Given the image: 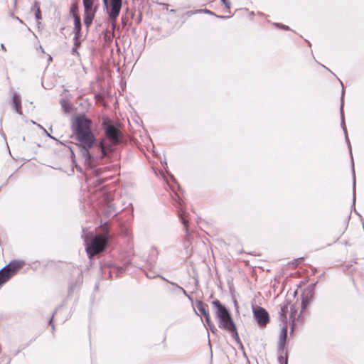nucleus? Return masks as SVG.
I'll use <instances>...</instances> for the list:
<instances>
[{
	"instance_id": "9",
	"label": "nucleus",
	"mask_w": 364,
	"mask_h": 364,
	"mask_svg": "<svg viewBox=\"0 0 364 364\" xmlns=\"http://www.w3.org/2000/svg\"><path fill=\"white\" fill-rule=\"evenodd\" d=\"M287 325H284L281 330L279 341V350H283L286 344V340L287 337Z\"/></svg>"
},
{
	"instance_id": "7",
	"label": "nucleus",
	"mask_w": 364,
	"mask_h": 364,
	"mask_svg": "<svg viewBox=\"0 0 364 364\" xmlns=\"http://www.w3.org/2000/svg\"><path fill=\"white\" fill-rule=\"evenodd\" d=\"M23 264L24 262L23 261H11L4 268V270H6L8 272H9V274H11L12 277L19 269L23 267Z\"/></svg>"
},
{
	"instance_id": "47",
	"label": "nucleus",
	"mask_w": 364,
	"mask_h": 364,
	"mask_svg": "<svg viewBox=\"0 0 364 364\" xmlns=\"http://www.w3.org/2000/svg\"><path fill=\"white\" fill-rule=\"evenodd\" d=\"M161 277L162 278V279L166 280L164 277Z\"/></svg>"
},
{
	"instance_id": "30",
	"label": "nucleus",
	"mask_w": 364,
	"mask_h": 364,
	"mask_svg": "<svg viewBox=\"0 0 364 364\" xmlns=\"http://www.w3.org/2000/svg\"><path fill=\"white\" fill-rule=\"evenodd\" d=\"M35 16L37 20L41 19V13L39 8H38L35 12Z\"/></svg>"
},
{
	"instance_id": "35",
	"label": "nucleus",
	"mask_w": 364,
	"mask_h": 364,
	"mask_svg": "<svg viewBox=\"0 0 364 364\" xmlns=\"http://www.w3.org/2000/svg\"><path fill=\"white\" fill-rule=\"evenodd\" d=\"M1 47L3 50L6 51V48L4 44H1Z\"/></svg>"
},
{
	"instance_id": "24",
	"label": "nucleus",
	"mask_w": 364,
	"mask_h": 364,
	"mask_svg": "<svg viewBox=\"0 0 364 364\" xmlns=\"http://www.w3.org/2000/svg\"><path fill=\"white\" fill-rule=\"evenodd\" d=\"M309 300L310 299L309 298H306V297L303 296L302 301H301V308L303 310H304L306 308V306L309 302Z\"/></svg>"
},
{
	"instance_id": "2",
	"label": "nucleus",
	"mask_w": 364,
	"mask_h": 364,
	"mask_svg": "<svg viewBox=\"0 0 364 364\" xmlns=\"http://www.w3.org/2000/svg\"><path fill=\"white\" fill-rule=\"evenodd\" d=\"M101 228L102 234L93 236L90 242H88V235L85 233L84 229L82 230V237L85 243V250L90 259L102 252L107 247L109 238L108 227L105 223Z\"/></svg>"
},
{
	"instance_id": "15",
	"label": "nucleus",
	"mask_w": 364,
	"mask_h": 364,
	"mask_svg": "<svg viewBox=\"0 0 364 364\" xmlns=\"http://www.w3.org/2000/svg\"><path fill=\"white\" fill-rule=\"evenodd\" d=\"M196 306L197 309L205 316L208 314V312L206 311V306L207 305L205 304L202 301H196Z\"/></svg>"
},
{
	"instance_id": "21",
	"label": "nucleus",
	"mask_w": 364,
	"mask_h": 364,
	"mask_svg": "<svg viewBox=\"0 0 364 364\" xmlns=\"http://www.w3.org/2000/svg\"><path fill=\"white\" fill-rule=\"evenodd\" d=\"M353 205H355V173L353 172Z\"/></svg>"
},
{
	"instance_id": "17",
	"label": "nucleus",
	"mask_w": 364,
	"mask_h": 364,
	"mask_svg": "<svg viewBox=\"0 0 364 364\" xmlns=\"http://www.w3.org/2000/svg\"><path fill=\"white\" fill-rule=\"evenodd\" d=\"M178 216L187 231L188 230V220L186 219V213L185 211H183L182 209H181L178 211Z\"/></svg>"
},
{
	"instance_id": "34",
	"label": "nucleus",
	"mask_w": 364,
	"mask_h": 364,
	"mask_svg": "<svg viewBox=\"0 0 364 364\" xmlns=\"http://www.w3.org/2000/svg\"><path fill=\"white\" fill-rule=\"evenodd\" d=\"M53 316L54 315L52 316V317L50 318V319L49 321V325H50L52 326L53 331L55 330V326L53 324Z\"/></svg>"
},
{
	"instance_id": "42",
	"label": "nucleus",
	"mask_w": 364,
	"mask_h": 364,
	"mask_svg": "<svg viewBox=\"0 0 364 364\" xmlns=\"http://www.w3.org/2000/svg\"><path fill=\"white\" fill-rule=\"evenodd\" d=\"M17 20H18L19 22H21V20L19 18H17Z\"/></svg>"
},
{
	"instance_id": "43",
	"label": "nucleus",
	"mask_w": 364,
	"mask_h": 364,
	"mask_svg": "<svg viewBox=\"0 0 364 364\" xmlns=\"http://www.w3.org/2000/svg\"><path fill=\"white\" fill-rule=\"evenodd\" d=\"M17 20H18L19 22H21V20L19 18H17Z\"/></svg>"
},
{
	"instance_id": "11",
	"label": "nucleus",
	"mask_w": 364,
	"mask_h": 364,
	"mask_svg": "<svg viewBox=\"0 0 364 364\" xmlns=\"http://www.w3.org/2000/svg\"><path fill=\"white\" fill-rule=\"evenodd\" d=\"M343 92L342 93L341 100H343ZM341 127H342L344 134H345L346 140L347 143L348 144V147L350 149V141H349V139L348 137L347 130H346V127L345 122H344L343 101H342L341 105Z\"/></svg>"
},
{
	"instance_id": "13",
	"label": "nucleus",
	"mask_w": 364,
	"mask_h": 364,
	"mask_svg": "<svg viewBox=\"0 0 364 364\" xmlns=\"http://www.w3.org/2000/svg\"><path fill=\"white\" fill-rule=\"evenodd\" d=\"M11 277V274H9L6 270H4L3 267L0 270V286L6 282Z\"/></svg>"
},
{
	"instance_id": "19",
	"label": "nucleus",
	"mask_w": 364,
	"mask_h": 364,
	"mask_svg": "<svg viewBox=\"0 0 364 364\" xmlns=\"http://www.w3.org/2000/svg\"><path fill=\"white\" fill-rule=\"evenodd\" d=\"M205 322H206L207 325L210 327L211 331L215 333L216 329H215V326L213 325H212V323H211L209 314L205 316Z\"/></svg>"
},
{
	"instance_id": "14",
	"label": "nucleus",
	"mask_w": 364,
	"mask_h": 364,
	"mask_svg": "<svg viewBox=\"0 0 364 364\" xmlns=\"http://www.w3.org/2000/svg\"><path fill=\"white\" fill-rule=\"evenodd\" d=\"M85 12H96L93 7V0H82Z\"/></svg>"
},
{
	"instance_id": "44",
	"label": "nucleus",
	"mask_w": 364,
	"mask_h": 364,
	"mask_svg": "<svg viewBox=\"0 0 364 364\" xmlns=\"http://www.w3.org/2000/svg\"><path fill=\"white\" fill-rule=\"evenodd\" d=\"M48 134V136H50V138H53V137L52 136H50L49 134Z\"/></svg>"
},
{
	"instance_id": "4",
	"label": "nucleus",
	"mask_w": 364,
	"mask_h": 364,
	"mask_svg": "<svg viewBox=\"0 0 364 364\" xmlns=\"http://www.w3.org/2000/svg\"><path fill=\"white\" fill-rule=\"evenodd\" d=\"M102 126L105 131V136L109 141V142H107L105 140V145L112 146L114 151V146L122 142V132L117 124L112 123V122L108 118H104L102 119Z\"/></svg>"
},
{
	"instance_id": "29",
	"label": "nucleus",
	"mask_w": 364,
	"mask_h": 364,
	"mask_svg": "<svg viewBox=\"0 0 364 364\" xmlns=\"http://www.w3.org/2000/svg\"><path fill=\"white\" fill-rule=\"evenodd\" d=\"M75 47L73 48V49H72L73 55L78 54L77 50V47L80 46V43H78L77 41H75Z\"/></svg>"
},
{
	"instance_id": "31",
	"label": "nucleus",
	"mask_w": 364,
	"mask_h": 364,
	"mask_svg": "<svg viewBox=\"0 0 364 364\" xmlns=\"http://www.w3.org/2000/svg\"><path fill=\"white\" fill-rule=\"evenodd\" d=\"M107 208L109 209V211L115 212L116 210L114 208V205L113 203L107 202Z\"/></svg>"
},
{
	"instance_id": "26",
	"label": "nucleus",
	"mask_w": 364,
	"mask_h": 364,
	"mask_svg": "<svg viewBox=\"0 0 364 364\" xmlns=\"http://www.w3.org/2000/svg\"><path fill=\"white\" fill-rule=\"evenodd\" d=\"M171 284L174 285V286H176V287L177 289H178L186 296H187V297H188L190 299L188 294H187V292L186 291V290L183 287H180L179 285H178V284H176L175 283H171Z\"/></svg>"
},
{
	"instance_id": "10",
	"label": "nucleus",
	"mask_w": 364,
	"mask_h": 364,
	"mask_svg": "<svg viewBox=\"0 0 364 364\" xmlns=\"http://www.w3.org/2000/svg\"><path fill=\"white\" fill-rule=\"evenodd\" d=\"M75 41H77L81 31V20L78 15L74 14Z\"/></svg>"
},
{
	"instance_id": "37",
	"label": "nucleus",
	"mask_w": 364,
	"mask_h": 364,
	"mask_svg": "<svg viewBox=\"0 0 364 364\" xmlns=\"http://www.w3.org/2000/svg\"><path fill=\"white\" fill-rule=\"evenodd\" d=\"M205 12H206L207 14H212V12H211V11H208V10H206V11H205Z\"/></svg>"
},
{
	"instance_id": "18",
	"label": "nucleus",
	"mask_w": 364,
	"mask_h": 364,
	"mask_svg": "<svg viewBox=\"0 0 364 364\" xmlns=\"http://www.w3.org/2000/svg\"><path fill=\"white\" fill-rule=\"evenodd\" d=\"M227 331L230 333V335L233 339H235L237 342L240 343V340L239 335H238V333L237 331L236 325Z\"/></svg>"
},
{
	"instance_id": "28",
	"label": "nucleus",
	"mask_w": 364,
	"mask_h": 364,
	"mask_svg": "<svg viewBox=\"0 0 364 364\" xmlns=\"http://www.w3.org/2000/svg\"><path fill=\"white\" fill-rule=\"evenodd\" d=\"M274 25L277 27H278V28H282V29H284V30H289V26H287L286 25H284V24H282V23H275Z\"/></svg>"
},
{
	"instance_id": "8",
	"label": "nucleus",
	"mask_w": 364,
	"mask_h": 364,
	"mask_svg": "<svg viewBox=\"0 0 364 364\" xmlns=\"http://www.w3.org/2000/svg\"><path fill=\"white\" fill-rule=\"evenodd\" d=\"M12 105L14 108L15 109L16 112L18 114H22V109H21V100L20 95L15 92L13 95L12 100H11Z\"/></svg>"
},
{
	"instance_id": "5",
	"label": "nucleus",
	"mask_w": 364,
	"mask_h": 364,
	"mask_svg": "<svg viewBox=\"0 0 364 364\" xmlns=\"http://www.w3.org/2000/svg\"><path fill=\"white\" fill-rule=\"evenodd\" d=\"M105 7L107 9L109 18L112 21H115L118 17L121 8L122 0H110L109 4L108 0H102Z\"/></svg>"
},
{
	"instance_id": "45",
	"label": "nucleus",
	"mask_w": 364,
	"mask_h": 364,
	"mask_svg": "<svg viewBox=\"0 0 364 364\" xmlns=\"http://www.w3.org/2000/svg\"><path fill=\"white\" fill-rule=\"evenodd\" d=\"M146 276H147V277H150V278H152V277H153L149 276V275H148V274H146Z\"/></svg>"
},
{
	"instance_id": "22",
	"label": "nucleus",
	"mask_w": 364,
	"mask_h": 364,
	"mask_svg": "<svg viewBox=\"0 0 364 364\" xmlns=\"http://www.w3.org/2000/svg\"><path fill=\"white\" fill-rule=\"evenodd\" d=\"M288 312V303H284L281 305L280 311L279 313L287 314Z\"/></svg>"
},
{
	"instance_id": "41",
	"label": "nucleus",
	"mask_w": 364,
	"mask_h": 364,
	"mask_svg": "<svg viewBox=\"0 0 364 364\" xmlns=\"http://www.w3.org/2000/svg\"><path fill=\"white\" fill-rule=\"evenodd\" d=\"M17 20H18L19 22H21V20L19 18H17Z\"/></svg>"
},
{
	"instance_id": "36",
	"label": "nucleus",
	"mask_w": 364,
	"mask_h": 364,
	"mask_svg": "<svg viewBox=\"0 0 364 364\" xmlns=\"http://www.w3.org/2000/svg\"><path fill=\"white\" fill-rule=\"evenodd\" d=\"M48 60H49V61H51V60H52V57H51L50 55H49Z\"/></svg>"
},
{
	"instance_id": "40",
	"label": "nucleus",
	"mask_w": 364,
	"mask_h": 364,
	"mask_svg": "<svg viewBox=\"0 0 364 364\" xmlns=\"http://www.w3.org/2000/svg\"><path fill=\"white\" fill-rule=\"evenodd\" d=\"M17 20H18L19 22H21V20L19 18H17Z\"/></svg>"
},
{
	"instance_id": "46",
	"label": "nucleus",
	"mask_w": 364,
	"mask_h": 364,
	"mask_svg": "<svg viewBox=\"0 0 364 364\" xmlns=\"http://www.w3.org/2000/svg\"><path fill=\"white\" fill-rule=\"evenodd\" d=\"M323 68H325L326 69H328L325 65H322Z\"/></svg>"
},
{
	"instance_id": "6",
	"label": "nucleus",
	"mask_w": 364,
	"mask_h": 364,
	"mask_svg": "<svg viewBox=\"0 0 364 364\" xmlns=\"http://www.w3.org/2000/svg\"><path fill=\"white\" fill-rule=\"evenodd\" d=\"M253 316L259 326H266L269 322V314L262 307L256 306L253 308Z\"/></svg>"
},
{
	"instance_id": "1",
	"label": "nucleus",
	"mask_w": 364,
	"mask_h": 364,
	"mask_svg": "<svg viewBox=\"0 0 364 364\" xmlns=\"http://www.w3.org/2000/svg\"><path fill=\"white\" fill-rule=\"evenodd\" d=\"M91 121L85 117H78L75 126V139L85 164L90 168L97 166L101 160L113 152L112 146L105 145V139L98 144L90 129Z\"/></svg>"
},
{
	"instance_id": "32",
	"label": "nucleus",
	"mask_w": 364,
	"mask_h": 364,
	"mask_svg": "<svg viewBox=\"0 0 364 364\" xmlns=\"http://www.w3.org/2000/svg\"><path fill=\"white\" fill-rule=\"evenodd\" d=\"M221 2L225 6L227 9L230 8V2L228 0H221Z\"/></svg>"
},
{
	"instance_id": "38",
	"label": "nucleus",
	"mask_w": 364,
	"mask_h": 364,
	"mask_svg": "<svg viewBox=\"0 0 364 364\" xmlns=\"http://www.w3.org/2000/svg\"><path fill=\"white\" fill-rule=\"evenodd\" d=\"M40 49L42 50V52H43V53L44 52V50H43V49L42 46H40Z\"/></svg>"
},
{
	"instance_id": "39",
	"label": "nucleus",
	"mask_w": 364,
	"mask_h": 364,
	"mask_svg": "<svg viewBox=\"0 0 364 364\" xmlns=\"http://www.w3.org/2000/svg\"><path fill=\"white\" fill-rule=\"evenodd\" d=\"M220 18H228V17H227V16H220Z\"/></svg>"
},
{
	"instance_id": "12",
	"label": "nucleus",
	"mask_w": 364,
	"mask_h": 364,
	"mask_svg": "<svg viewBox=\"0 0 364 364\" xmlns=\"http://www.w3.org/2000/svg\"><path fill=\"white\" fill-rule=\"evenodd\" d=\"M95 12H85L84 14V23L85 25L89 28L94 19Z\"/></svg>"
},
{
	"instance_id": "27",
	"label": "nucleus",
	"mask_w": 364,
	"mask_h": 364,
	"mask_svg": "<svg viewBox=\"0 0 364 364\" xmlns=\"http://www.w3.org/2000/svg\"><path fill=\"white\" fill-rule=\"evenodd\" d=\"M278 361L280 364H287V358L280 355L278 358Z\"/></svg>"
},
{
	"instance_id": "3",
	"label": "nucleus",
	"mask_w": 364,
	"mask_h": 364,
	"mask_svg": "<svg viewBox=\"0 0 364 364\" xmlns=\"http://www.w3.org/2000/svg\"><path fill=\"white\" fill-rule=\"evenodd\" d=\"M215 309V316L218 321V327L223 330L228 331L235 326L229 310L221 302L216 299L213 301Z\"/></svg>"
},
{
	"instance_id": "23",
	"label": "nucleus",
	"mask_w": 364,
	"mask_h": 364,
	"mask_svg": "<svg viewBox=\"0 0 364 364\" xmlns=\"http://www.w3.org/2000/svg\"><path fill=\"white\" fill-rule=\"evenodd\" d=\"M296 306H291L290 319L292 320L293 322H294V321L295 319V317H296Z\"/></svg>"
},
{
	"instance_id": "33",
	"label": "nucleus",
	"mask_w": 364,
	"mask_h": 364,
	"mask_svg": "<svg viewBox=\"0 0 364 364\" xmlns=\"http://www.w3.org/2000/svg\"><path fill=\"white\" fill-rule=\"evenodd\" d=\"M77 10V6L75 4H73L70 7V13L74 14Z\"/></svg>"
},
{
	"instance_id": "25",
	"label": "nucleus",
	"mask_w": 364,
	"mask_h": 364,
	"mask_svg": "<svg viewBox=\"0 0 364 364\" xmlns=\"http://www.w3.org/2000/svg\"><path fill=\"white\" fill-rule=\"evenodd\" d=\"M279 320L284 323V325H287V314L279 313Z\"/></svg>"
},
{
	"instance_id": "16",
	"label": "nucleus",
	"mask_w": 364,
	"mask_h": 364,
	"mask_svg": "<svg viewBox=\"0 0 364 364\" xmlns=\"http://www.w3.org/2000/svg\"><path fill=\"white\" fill-rule=\"evenodd\" d=\"M315 284H312L309 285L306 289L304 293V296L306 298H309V299H311V298L314 296V288H315Z\"/></svg>"
},
{
	"instance_id": "20",
	"label": "nucleus",
	"mask_w": 364,
	"mask_h": 364,
	"mask_svg": "<svg viewBox=\"0 0 364 364\" xmlns=\"http://www.w3.org/2000/svg\"><path fill=\"white\" fill-rule=\"evenodd\" d=\"M60 105L65 112H69L70 107L68 106V102L65 99H62L60 100Z\"/></svg>"
}]
</instances>
